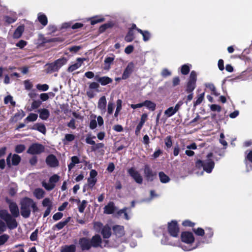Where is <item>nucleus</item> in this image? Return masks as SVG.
Wrapping results in <instances>:
<instances>
[{
	"mask_svg": "<svg viewBox=\"0 0 252 252\" xmlns=\"http://www.w3.org/2000/svg\"><path fill=\"white\" fill-rule=\"evenodd\" d=\"M95 136H93V137L87 136L86 138V142L87 144H90L92 145H95V142L93 140V139H95Z\"/></svg>",
	"mask_w": 252,
	"mask_h": 252,
	"instance_id": "61",
	"label": "nucleus"
},
{
	"mask_svg": "<svg viewBox=\"0 0 252 252\" xmlns=\"http://www.w3.org/2000/svg\"><path fill=\"white\" fill-rule=\"evenodd\" d=\"M30 128L32 130H37L44 134L46 132L45 126L42 123H36Z\"/></svg>",
	"mask_w": 252,
	"mask_h": 252,
	"instance_id": "19",
	"label": "nucleus"
},
{
	"mask_svg": "<svg viewBox=\"0 0 252 252\" xmlns=\"http://www.w3.org/2000/svg\"><path fill=\"white\" fill-rule=\"evenodd\" d=\"M190 64H185L181 67V72L183 75H187L190 71Z\"/></svg>",
	"mask_w": 252,
	"mask_h": 252,
	"instance_id": "36",
	"label": "nucleus"
},
{
	"mask_svg": "<svg viewBox=\"0 0 252 252\" xmlns=\"http://www.w3.org/2000/svg\"><path fill=\"white\" fill-rule=\"evenodd\" d=\"M158 176L159 180L162 183H167L170 180L169 177L165 174L163 171L159 172Z\"/></svg>",
	"mask_w": 252,
	"mask_h": 252,
	"instance_id": "32",
	"label": "nucleus"
},
{
	"mask_svg": "<svg viewBox=\"0 0 252 252\" xmlns=\"http://www.w3.org/2000/svg\"><path fill=\"white\" fill-rule=\"evenodd\" d=\"M92 147V151H96V150L102 148L104 147V144L102 143H98Z\"/></svg>",
	"mask_w": 252,
	"mask_h": 252,
	"instance_id": "58",
	"label": "nucleus"
},
{
	"mask_svg": "<svg viewBox=\"0 0 252 252\" xmlns=\"http://www.w3.org/2000/svg\"><path fill=\"white\" fill-rule=\"evenodd\" d=\"M182 225L185 227H192L195 225V223L192 222L190 220H187L183 221Z\"/></svg>",
	"mask_w": 252,
	"mask_h": 252,
	"instance_id": "52",
	"label": "nucleus"
},
{
	"mask_svg": "<svg viewBox=\"0 0 252 252\" xmlns=\"http://www.w3.org/2000/svg\"><path fill=\"white\" fill-rule=\"evenodd\" d=\"M46 66H47L46 68V72L47 73H52L54 72L58 71L59 70L58 68L57 67V65L54 63V62L47 63Z\"/></svg>",
	"mask_w": 252,
	"mask_h": 252,
	"instance_id": "24",
	"label": "nucleus"
},
{
	"mask_svg": "<svg viewBox=\"0 0 252 252\" xmlns=\"http://www.w3.org/2000/svg\"><path fill=\"white\" fill-rule=\"evenodd\" d=\"M181 239L185 243L191 244L194 241V237L191 232L184 231L181 234Z\"/></svg>",
	"mask_w": 252,
	"mask_h": 252,
	"instance_id": "10",
	"label": "nucleus"
},
{
	"mask_svg": "<svg viewBox=\"0 0 252 252\" xmlns=\"http://www.w3.org/2000/svg\"><path fill=\"white\" fill-rule=\"evenodd\" d=\"M80 162L79 158L74 156L71 157V162L68 165V168L69 170H71L75 165V164L79 163Z\"/></svg>",
	"mask_w": 252,
	"mask_h": 252,
	"instance_id": "28",
	"label": "nucleus"
},
{
	"mask_svg": "<svg viewBox=\"0 0 252 252\" xmlns=\"http://www.w3.org/2000/svg\"><path fill=\"white\" fill-rule=\"evenodd\" d=\"M207 87L213 92V94L216 96H218L220 94L218 93L216 91V88L213 84H209Z\"/></svg>",
	"mask_w": 252,
	"mask_h": 252,
	"instance_id": "56",
	"label": "nucleus"
},
{
	"mask_svg": "<svg viewBox=\"0 0 252 252\" xmlns=\"http://www.w3.org/2000/svg\"><path fill=\"white\" fill-rule=\"evenodd\" d=\"M63 217V214L61 212H58L55 214L53 216V219L55 221H57L61 219Z\"/></svg>",
	"mask_w": 252,
	"mask_h": 252,
	"instance_id": "64",
	"label": "nucleus"
},
{
	"mask_svg": "<svg viewBox=\"0 0 252 252\" xmlns=\"http://www.w3.org/2000/svg\"><path fill=\"white\" fill-rule=\"evenodd\" d=\"M106 99L105 96H101L98 102L97 107L98 109H99L102 111L105 112L106 110Z\"/></svg>",
	"mask_w": 252,
	"mask_h": 252,
	"instance_id": "22",
	"label": "nucleus"
},
{
	"mask_svg": "<svg viewBox=\"0 0 252 252\" xmlns=\"http://www.w3.org/2000/svg\"><path fill=\"white\" fill-rule=\"evenodd\" d=\"M143 172L144 177L148 182H153L157 178V172L153 171L148 164L144 165Z\"/></svg>",
	"mask_w": 252,
	"mask_h": 252,
	"instance_id": "7",
	"label": "nucleus"
},
{
	"mask_svg": "<svg viewBox=\"0 0 252 252\" xmlns=\"http://www.w3.org/2000/svg\"><path fill=\"white\" fill-rule=\"evenodd\" d=\"M101 233L104 239L109 238L112 234L111 228L108 225H106L102 228Z\"/></svg>",
	"mask_w": 252,
	"mask_h": 252,
	"instance_id": "20",
	"label": "nucleus"
},
{
	"mask_svg": "<svg viewBox=\"0 0 252 252\" xmlns=\"http://www.w3.org/2000/svg\"><path fill=\"white\" fill-rule=\"evenodd\" d=\"M44 146L39 143H33L27 150V153L31 155H38L44 151Z\"/></svg>",
	"mask_w": 252,
	"mask_h": 252,
	"instance_id": "8",
	"label": "nucleus"
},
{
	"mask_svg": "<svg viewBox=\"0 0 252 252\" xmlns=\"http://www.w3.org/2000/svg\"><path fill=\"white\" fill-rule=\"evenodd\" d=\"M205 237L207 238H211L214 235L213 229L210 227H206L205 228Z\"/></svg>",
	"mask_w": 252,
	"mask_h": 252,
	"instance_id": "44",
	"label": "nucleus"
},
{
	"mask_svg": "<svg viewBox=\"0 0 252 252\" xmlns=\"http://www.w3.org/2000/svg\"><path fill=\"white\" fill-rule=\"evenodd\" d=\"M42 104V101L40 100H34L31 104V108L32 110H34L38 108Z\"/></svg>",
	"mask_w": 252,
	"mask_h": 252,
	"instance_id": "42",
	"label": "nucleus"
},
{
	"mask_svg": "<svg viewBox=\"0 0 252 252\" xmlns=\"http://www.w3.org/2000/svg\"><path fill=\"white\" fill-rule=\"evenodd\" d=\"M70 219V217H68L64 220L59 222L53 226L52 229L55 231L56 230H59L63 229L68 223Z\"/></svg>",
	"mask_w": 252,
	"mask_h": 252,
	"instance_id": "17",
	"label": "nucleus"
},
{
	"mask_svg": "<svg viewBox=\"0 0 252 252\" xmlns=\"http://www.w3.org/2000/svg\"><path fill=\"white\" fill-rule=\"evenodd\" d=\"M33 194L37 199H40L44 197L45 191L42 189L37 188L34 189Z\"/></svg>",
	"mask_w": 252,
	"mask_h": 252,
	"instance_id": "29",
	"label": "nucleus"
},
{
	"mask_svg": "<svg viewBox=\"0 0 252 252\" xmlns=\"http://www.w3.org/2000/svg\"><path fill=\"white\" fill-rule=\"evenodd\" d=\"M87 201L85 200H83L81 203L78 206V211L80 213H83L86 207Z\"/></svg>",
	"mask_w": 252,
	"mask_h": 252,
	"instance_id": "48",
	"label": "nucleus"
},
{
	"mask_svg": "<svg viewBox=\"0 0 252 252\" xmlns=\"http://www.w3.org/2000/svg\"><path fill=\"white\" fill-rule=\"evenodd\" d=\"M60 180V176L57 174H54L49 179V182L51 184H55L57 183Z\"/></svg>",
	"mask_w": 252,
	"mask_h": 252,
	"instance_id": "49",
	"label": "nucleus"
},
{
	"mask_svg": "<svg viewBox=\"0 0 252 252\" xmlns=\"http://www.w3.org/2000/svg\"><path fill=\"white\" fill-rule=\"evenodd\" d=\"M115 55L111 54L110 57H106L104 61V69L108 70L110 68L111 65L113 63L115 60Z\"/></svg>",
	"mask_w": 252,
	"mask_h": 252,
	"instance_id": "16",
	"label": "nucleus"
},
{
	"mask_svg": "<svg viewBox=\"0 0 252 252\" xmlns=\"http://www.w3.org/2000/svg\"><path fill=\"white\" fill-rule=\"evenodd\" d=\"M114 106V104L113 103L109 102L107 107V113L109 115H111L113 113Z\"/></svg>",
	"mask_w": 252,
	"mask_h": 252,
	"instance_id": "60",
	"label": "nucleus"
},
{
	"mask_svg": "<svg viewBox=\"0 0 252 252\" xmlns=\"http://www.w3.org/2000/svg\"><path fill=\"white\" fill-rule=\"evenodd\" d=\"M99 87V84L97 82H93L90 83L89 88L91 90H95L97 92H98V88Z\"/></svg>",
	"mask_w": 252,
	"mask_h": 252,
	"instance_id": "51",
	"label": "nucleus"
},
{
	"mask_svg": "<svg viewBox=\"0 0 252 252\" xmlns=\"http://www.w3.org/2000/svg\"><path fill=\"white\" fill-rule=\"evenodd\" d=\"M90 20L91 24L92 25H94L96 24L103 22V21H104L105 19L103 17H102L100 16H95L91 18Z\"/></svg>",
	"mask_w": 252,
	"mask_h": 252,
	"instance_id": "31",
	"label": "nucleus"
},
{
	"mask_svg": "<svg viewBox=\"0 0 252 252\" xmlns=\"http://www.w3.org/2000/svg\"><path fill=\"white\" fill-rule=\"evenodd\" d=\"M134 39V34L133 31L131 30H128L127 33H126L125 40L127 42H130Z\"/></svg>",
	"mask_w": 252,
	"mask_h": 252,
	"instance_id": "35",
	"label": "nucleus"
},
{
	"mask_svg": "<svg viewBox=\"0 0 252 252\" xmlns=\"http://www.w3.org/2000/svg\"><path fill=\"white\" fill-rule=\"evenodd\" d=\"M38 117V115L35 113H30L28 116L25 119V122H34Z\"/></svg>",
	"mask_w": 252,
	"mask_h": 252,
	"instance_id": "39",
	"label": "nucleus"
},
{
	"mask_svg": "<svg viewBox=\"0 0 252 252\" xmlns=\"http://www.w3.org/2000/svg\"><path fill=\"white\" fill-rule=\"evenodd\" d=\"M42 204L43 207L52 208V202L49 198H44L42 201Z\"/></svg>",
	"mask_w": 252,
	"mask_h": 252,
	"instance_id": "43",
	"label": "nucleus"
},
{
	"mask_svg": "<svg viewBox=\"0 0 252 252\" xmlns=\"http://www.w3.org/2000/svg\"><path fill=\"white\" fill-rule=\"evenodd\" d=\"M102 242V239L99 234H95L91 239L82 237L78 241V244L83 251H89L92 247L94 248L101 247Z\"/></svg>",
	"mask_w": 252,
	"mask_h": 252,
	"instance_id": "3",
	"label": "nucleus"
},
{
	"mask_svg": "<svg viewBox=\"0 0 252 252\" xmlns=\"http://www.w3.org/2000/svg\"><path fill=\"white\" fill-rule=\"evenodd\" d=\"M67 60L65 57H62L61 58H60L57 60H56L54 62V63L57 65V68L59 70V69L63 65L66 64Z\"/></svg>",
	"mask_w": 252,
	"mask_h": 252,
	"instance_id": "33",
	"label": "nucleus"
},
{
	"mask_svg": "<svg viewBox=\"0 0 252 252\" xmlns=\"http://www.w3.org/2000/svg\"><path fill=\"white\" fill-rule=\"evenodd\" d=\"M39 23L43 26H45L48 24V19L46 15L44 14H42L41 13H39L37 17Z\"/></svg>",
	"mask_w": 252,
	"mask_h": 252,
	"instance_id": "27",
	"label": "nucleus"
},
{
	"mask_svg": "<svg viewBox=\"0 0 252 252\" xmlns=\"http://www.w3.org/2000/svg\"><path fill=\"white\" fill-rule=\"evenodd\" d=\"M114 233L118 237H121L124 235V226L121 225H115L113 227Z\"/></svg>",
	"mask_w": 252,
	"mask_h": 252,
	"instance_id": "23",
	"label": "nucleus"
},
{
	"mask_svg": "<svg viewBox=\"0 0 252 252\" xmlns=\"http://www.w3.org/2000/svg\"><path fill=\"white\" fill-rule=\"evenodd\" d=\"M25 146L23 144H19L16 146L15 151L17 153H21L25 150Z\"/></svg>",
	"mask_w": 252,
	"mask_h": 252,
	"instance_id": "50",
	"label": "nucleus"
},
{
	"mask_svg": "<svg viewBox=\"0 0 252 252\" xmlns=\"http://www.w3.org/2000/svg\"><path fill=\"white\" fill-rule=\"evenodd\" d=\"M45 162L47 165L50 167H57L59 165V160L53 154L48 155L46 158Z\"/></svg>",
	"mask_w": 252,
	"mask_h": 252,
	"instance_id": "11",
	"label": "nucleus"
},
{
	"mask_svg": "<svg viewBox=\"0 0 252 252\" xmlns=\"http://www.w3.org/2000/svg\"><path fill=\"white\" fill-rule=\"evenodd\" d=\"M25 30V26L24 25L18 26L14 32L13 36L14 38H19L24 32Z\"/></svg>",
	"mask_w": 252,
	"mask_h": 252,
	"instance_id": "25",
	"label": "nucleus"
},
{
	"mask_svg": "<svg viewBox=\"0 0 252 252\" xmlns=\"http://www.w3.org/2000/svg\"><path fill=\"white\" fill-rule=\"evenodd\" d=\"M143 106H146L149 110L154 111L156 108V104L149 100L143 101Z\"/></svg>",
	"mask_w": 252,
	"mask_h": 252,
	"instance_id": "26",
	"label": "nucleus"
},
{
	"mask_svg": "<svg viewBox=\"0 0 252 252\" xmlns=\"http://www.w3.org/2000/svg\"><path fill=\"white\" fill-rule=\"evenodd\" d=\"M197 81V73L194 70L191 71L188 81L187 83L186 87V92L189 94L187 96L185 103L187 104L190 101L193 97V91L196 88V83Z\"/></svg>",
	"mask_w": 252,
	"mask_h": 252,
	"instance_id": "4",
	"label": "nucleus"
},
{
	"mask_svg": "<svg viewBox=\"0 0 252 252\" xmlns=\"http://www.w3.org/2000/svg\"><path fill=\"white\" fill-rule=\"evenodd\" d=\"M36 88L38 90L42 91H46L49 89V86L47 84H37L36 85Z\"/></svg>",
	"mask_w": 252,
	"mask_h": 252,
	"instance_id": "53",
	"label": "nucleus"
},
{
	"mask_svg": "<svg viewBox=\"0 0 252 252\" xmlns=\"http://www.w3.org/2000/svg\"><path fill=\"white\" fill-rule=\"evenodd\" d=\"M147 119H148L147 114L143 113L141 116L140 121L139 123H138V124L143 126L145 123L147 121Z\"/></svg>",
	"mask_w": 252,
	"mask_h": 252,
	"instance_id": "59",
	"label": "nucleus"
},
{
	"mask_svg": "<svg viewBox=\"0 0 252 252\" xmlns=\"http://www.w3.org/2000/svg\"><path fill=\"white\" fill-rule=\"evenodd\" d=\"M39 114V118L43 120H46L50 116V112L48 109L42 108L38 110Z\"/></svg>",
	"mask_w": 252,
	"mask_h": 252,
	"instance_id": "21",
	"label": "nucleus"
},
{
	"mask_svg": "<svg viewBox=\"0 0 252 252\" xmlns=\"http://www.w3.org/2000/svg\"><path fill=\"white\" fill-rule=\"evenodd\" d=\"M24 84L25 89L27 90H31L33 87L32 84L29 80H25L24 81Z\"/></svg>",
	"mask_w": 252,
	"mask_h": 252,
	"instance_id": "62",
	"label": "nucleus"
},
{
	"mask_svg": "<svg viewBox=\"0 0 252 252\" xmlns=\"http://www.w3.org/2000/svg\"><path fill=\"white\" fill-rule=\"evenodd\" d=\"M210 109L212 111L220 112L221 110V107L217 104H212L210 106Z\"/></svg>",
	"mask_w": 252,
	"mask_h": 252,
	"instance_id": "63",
	"label": "nucleus"
},
{
	"mask_svg": "<svg viewBox=\"0 0 252 252\" xmlns=\"http://www.w3.org/2000/svg\"><path fill=\"white\" fill-rule=\"evenodd\" d=\"M38 233V229L37 228L31 234L30 238L32 241H34L37 240Z\"/></svg>",
	"mask_w": 252,
	"mask_h": 252,
	"instance_id": "54",
	"label": "nucleus"
},
{
	"mask_svg": "<svg viewBox=\"0 0 252 252\" xmlns=\"http://www.w3.org/2000/svg\"><path fill=\"white\" fill-rule=\"evenodd\" d=\"M116 208L113 202H110L104 208V213L106 214H112L114 213Z\"/></svg>",
	"mask_w": 252,
	"mask_h": 252,
	"instance_id": "18",
	"label": "nucleus"
},
{
	"mask_svg": "<svg viewBox=\"0 0 252 252\" xmlns=\"http://www.w3.org/2000/svg\"><path fill=\"white\" fill-rule=\"evenodd\" d=\"M126 210H127V208H126V207L124 208L123 209L119 210L117 212V215L119 216H121L122 214H124L125 219L126 220H128L129 219V218L128 217L127 213H126Z\"/></svg>",
	"mask_w": 252,
	"mask_h": 252,
	"instance_id": "46",
	"label": "nucleus"
},
{
	"mask_svg": "<svg viewBox=\"0 0 252 252\" xmlns=\"http://www.w3.org/2000/svg\"><path fill=\"white\" fill-rule=\"evenodd\" d=\"M2 220H0V234L6 230L7 227L6 222Z\"/></svg>",
	"mask_w": 252,
	"mask_h": 252,
	"instance_id": "45",
	"label": "nucleus"
},
{
	"mask_svg": "<svg viewBox=\"0 0 252 252\" xmlns=\"http://www.w3.org/2000/svg\"><path fill=\"white\" fill-rule=\"evenodd\" d=\"M88 186L90 188L92 189L94 185H95L97 179H92V178H88Z\"/></svg>",
	"mask_w": 252,
	"mask_h": 252,
	"instance_id": "55",
	"label": "nucleus"
},
{
	"mask_svg": "<svg viewBox=\"0 0 252 252\" xmlns=\"http://www.w3.org/2000/svg\"><path fill=\"white\" fill-rule=\"evenodd\" d=\"M205 93H202L197 96V99L193 102V106L195 107L196 106L199 105L204 100Z\"/></svg>",
	"mask_w": 252,
	"mask_h": 252,
	"instance_id": "37",
	"label": "nucleus"
},
{
	"mask_svg": "<svg viewBox=\"0 0 252 252\" xmlns=\"http://www.w3.org/2000/svg\"><path fill=\"white\" fill-rule=\"evenodd\" d=\"M192 231L196 236L203 237L205 235V230L201 228L198 227L197 228H192Z\"/></svg>",
	"mask_w": 252,
	"mask_h": 252,
	"instance_id": "38",
	"label": "nucleus"
},
{
	"mask_svg": "<svg viewBox=\"0 0 252 252\" xmlns=\"http://www.w3.org/2000/svg\"><path fill=\"white\" fill-rule=\"evenodd\" d=\"M195 167L199 169L202 168L204 171L210 173L215 167V162L212 159H197L195 162Z\"/></svg>",
	"mask_w": 252,
	"mask_h": 252,
	"instance_id": "5",
	"label": "nucleus"
},
{
	"mask_svg": "<svg viewBox=\"0 0 252 252\" xmlns=\"http://www.w3.org/2000/svg\"><path fill=\"white\" fill-rule=\"evenodd\" d=\"M176 113V112L175 111L173 107H170L164 111V115L167 117H170L174 115Z\"/></svg>",
	"mask_w": 252,
	"mask_h": 252,
	"instance_id": "40",
	"label": "nucleus"
},
{
	"mask_svg": "<svg viewBox=\"0 0 252 252\" xmlns=\"http://www.w3.org/2000/svg\"><path fill=\"white\" fill-rule=\"evenodd\" d=\"M62 40H61L60 38L59 37H55L50 38L49 39H44L43 41V43H50V42H61Z\"/></svg>",
	"mask_w": 252,
	"mask_h": 252,
	"instance_id": "57",
	"label": "nucleus"
},
{
	"mask_svg": "<svg viewBox=\"0 0 252 252\" xmlns=\"http://www.w3.org/2000/svg\"><path fill=\"white\" fill-rule=\"evenodd\" d=\"M76 247L74 245H65L62 247L61 252H75Z\"/></svg>",
	"mask_w": 252,
	"mask_h": 252,
	"instance_id": "30",
	"label": "nucleus"
},
{
	"mask_svg": "<svg viewBox=\"0 0 252 252\" xmlns=\"http://www.w3.org/2000/svg\"><path fill=\"white\" fill-rule=\"evenodd\" d=\"M134 68V64L133 63H129L126 68L125 69L124 71L122 74V79L126 80L127 79L132 73Z\"/></svg>",
	"mask_w": 252,
	"mask_h": 252,
	"instance_id": "13",
	"label": "nucleus"
},
{
	"mask_svg": "<svg viewBox=\"0 0 252 252\" xmlns=\"http://www.w3.org/2000/svg\"><path fill=\"white\" fill-rule=\"evenodd\" d=\"M95 80L99 83L102 86L107 85L113 82L112 79L108 76H105L103 77H99L98 75H95Z\"/></svg>",
	"mask_w": 252,
	"mask_h": 252,
	"instance_id": "14",
	"label": "nucleus"
},
{
	"mask_svg": "<svg viewBox=\"0 0 252 252\" xmlns=\"http://www.w3.org/2000/svg\"><path fill=\"white\" fill-rule=\"evenodd\" d=\"M20 214L25 219L29 218L32 211L33 214L39 211L36 203L28 197H25L20 201Z\"/></svg>",
	"mask_w": 252,
	"mask_h": 252,
	"instance_id": "2",
	"label": "nucleus"
},
{
	"mask_svg": "<svg viewBox=\"0 0 252 252\" xmlns=\"http://www.w3.org/2000/svg\"><path fill=\"white\" fill-rule=\"evenodd\" d=\"M128 175L134 180L138 184H142L143 183V178L140 173L134 167H131L127 170Z\"/></svg>",
	"mask_w": 252,
	"mask_h": 252,
	"instance_id": "9",
	"label": "nucleus"
},
{
	"mask_svg": "<svg viewBox=\"0 0 252 252\" xmlns=\"http://www.w3.org/2000/svg\"><path fill=\"white\" fill-rule=\"evenodd\" d=\"M165 144L167 148H170L172 145V137L170 135L167 136L164 139Z\"/></svg>",
	"mask_w": 252,
	"mask_h": 252,
	"instance_id": "47",
	"label": "nucleus"
},
{
	"mask_svg": "<svg viewBox=\"0 0 252 252\" xmlns=\"http://www.w3.org/2000/svg\"><path fill=\"white\" fill-rule=\"evenodd\" d=\"M11 154H10L6 158V163L7 165L9 167H10L11 165L16 166L19 164L20 162L21 158V157L17 155L14 154L12 158V162H10V158H11Z\"/></svg>",
	"mask_w": 252,
	"mask_h": 252,
	"instance_id": "12",
	"label": "nucleus"
},
{
	"mask_svg": "<svg viewBox=\"0 0 252 252\" xmlns=\"http://www.w3.org/2000/svg\"><path fill=\"white\" fill-rule=\"evenodd\" d=\"M6 201L8 204L11 214H9L6 210H0V218L6 222L9 229L13 230L16 228L18 225L16 218L19 217L20 213L16 203L11 201L9 199H6Z\"/></svg>",
	"mask_w": 252,
	"mask_h": 252,
	"instance_id": "1",
	"label": "nucleus"
},
{
	"mask_svg": "<svg viewBox=\"0 0 252 252\" xmlns=\"http://www.w3.org/2000/svg\"><path fill=\"white\" fill-rule=\"evenodd\" d=\"M167 231L170 236L177 238L179 236L180 228L178 222L176 220H172L167 224Z\"/></svg>",
	"mask_w": 252,
	"mask_h": 252,
	"instance_id": "6",
	"label": "nucleus"
},
{
	"mask_svg": "<svg viewBox=\"0 0 252 252\" xmlns=\"http://www.w3.org/2000/svg\"><path fill=\"white\" fill-rule=\"evenodd\" d=\"M85 60V58H78L76 60L77 63L70 65L67 68V71L69 72H72L76 70L82 65L83 62Z\"/></svg>",
	"mask_w": 252,
	"mask_h": 252,
	"instance_id": "15",
	"label": "nucleus"
},
{
	"mask_svg": "<svg viewBox=\"0 0 252 252\" xmlns=\"http://www.w3.org/2000/svg\"><path fill=\"white\" fill-rule=\"evenodd\" d=\"M9 236L7 234L0 235V246L3 245L9 239Z\"/></svg>",
	"mask_w": 252,
	"mask_h": 252,
	"instance_id": "41",
	"label": "nucleus"
},
{
	"mask_svg": "<svg viewBox=\"0 0 252 252\" xmlns=\"http://www.w3.org/2000/svg\"><path fill=\"white\" fill-rule=\"evenodd\" d=\"M137 32L143 36V39L144 41H148L151 37V34L148 31H142L141 29L137 30Z\"/></svg>",
	"mask_w": 252,
	"mask_h": 252,
	"instance_id": "34",
	"label": "nucleus"
}]
</instances>
